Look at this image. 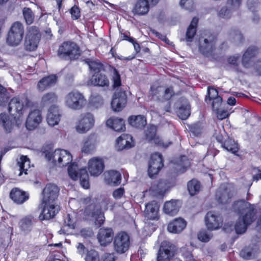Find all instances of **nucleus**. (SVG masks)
<instances>
[{
	"mask_svg": "<svg viewBox=\"0 0 261 261\" xmlns=\"http://www.w3.org/2000/svg\"><path fill=\"white\" fill-rule=\"evenodd\" d=\"M70 13L72 18L74 20L77 19L81 16L80 9L76 6L72 7L70 9Z\"/></svg>",
	"mask_w": 261,
	"mask_h": 261,
	"instance_id": "69168bd1",
	"label": "nucleus"
},
{
	"mask_svg": "<svg viewBox=\"0 0 261 261\" xmlns=\"http://www.w3.org/2000/svg\"><path fill=\"white\" fill-rule=\"evenodd\" d=\"M187 188L190 194L193 196L199 192L201 185L198 180L193 179L188 182Z\"/></svg>",
	"mask_w": 261,
	"mask_h": 261,
	"instance_id": "a18cd8bd",
	"label": "nucleus"
},
{
	"mask_svg": "<svg viewBox=\"0 0 261 261\" xmlns=\"http://www.w3.org/2000/svg\"><path fill=\"white\" fill-rule=\"evenodd\" d=\"M178 115L180 118L185 120L188 118L190 115V106L186 102L185 105L181 106L178 111Z\"/></svg>",
	"mask_w": 261,
	"mask_h": 261,
	"instance_id": "49530a36",
	"label": "nucleus"
},
{
	"mask_svg": "<svg viewBox=\"0 0 261 261\" xmlns=\"http://www.w3.org/2000/svg\"><path fill=\"white\" fill-rule=\"evenodd\" d=\"M156 127L154 126H150L147 130L146 133V139L151 143H154L158 145L167 147L170 144L171 142L168 143L163 142L159 136L155 134Z\"/></svg>",
	"mask_w": 261,
	"mask_h": 261,
	"instance_id": "bb28decb",
	"label": "nucleus"
},
{
	"mask_svg": "<svg viewBox=\"0 0 261 261\" xmlns=\"http://www.w3.org/2000/svg\"><path fill=\"white\" fill-rule=\"evenodd\" d=\"M104 168V162L100 157H92L88 161L87 169L91 176H99L103 172Z\"/></svg>",
	"mask_w": 261,
	"mask_h": 261,
	"instance_id": "f8f14e48",
	"label": "nucleus"
},
{
	"mask_svg": "<svg viewBox=\"0 0 261 261\" xmlns=\"http://www.w3.org/2000/svg\"><path fill=\"white\" fill-rule=\"evenodd\" d=\"M61 115L58 107L53 105L48 109L46 116V121L48 124L51 126H54L58 124L60 121Z\"/></svg>",
	"mask_w": 261,
	"mask_h": 261,
	"instance_id": "5701e85b",
	"label": "nucleus"
},
{
	"mask_svg": "<svg viewBox=\"0 0 261 261\" xmlns=\"http://www.w3.org/2000/svg\"><path fill=\"white\" fill-rule=\"evenodd\" d=\"M234 9L230 7L229 8H227L226 7H222L219 12H218V15L220 18L224 19H228L231 17L232 12Z\"/></svg>",
	"mask_w": 261,
	"mask_h": 261,
	"instance_id": "09e8293b",
	"label": "nucleus"
},
{
	"mask_svg": "<svg viewBox=\"0 0 261 261\" xmlns=\"http://www.w3.org/2000/svg\"><path fill=\"white\" fill-rule=\"evenodd\" d=\"M212 100V107L213 109H217L222 103V99L218 96L217 90L213 88H208V96H206L205 100Z\"/></svg>",
	"mask_w": 261,
	"mask_h": 261,
	"instance_id": "2f4dec72",
	"label": "nucleus"
},
{
	"mask_svg": "<svg viewBox=\"0 0 261 261\" xmlns=\"http://www.w3.org/2000/svg\"><path fill=\"white\" fill-rule=\"evenodd\" d=\"M57 81V77L56 75L52 74L41 79L38 83L37 89L43 92L47 89L54 86Z\"/></svg>",
	"mask_w": 261,
	"mask_h": 261,
	"instance_id": "c756f323",
	"label": "nucleus"
},
{
	"mask_svg": "<svg viewBox=\"0 0 261 261\" xmlns=\"http://www.w3.org/2000/svg\"><path fill=\"white\" fill-rule=\"evenodd\" d=\"M117 147L119 150L128 149L134 146L135 143L132 136L122 134L116 140Z\"/></svg>",
	"mask_w": 261,
	"mask_h": 261,
	"instance_id": "cd10ccee",
	"label": "nucleus"
},
{
	"mask_svg": "<svg viewBox=\"0 0 261 261\" xmlns=\"http://www.w3.org/2000/svg\"><path fill=\"white\" fill-rule=\"evenodd\" d=\"M186 226V222L182 218H176L170 222L167 229L169 232L178 233L181 232Z\"/></svg>",
	"mask_w": 261,
	"mask_h": 261,
	"instance_id": "7c9ffc66",
	"label": "nucleus"
},
{
	"mask_svg": "<svg viewBox=\"0 0 261 261\" xmlns=\"http://www.w3.org/2000/svg\"><path fill=\"white\" fill-rule=\"evenodd\" d=\"M215 43L213 36H208V38H204L203 41L199 40V50L203 54H206L211 51Z\"/></svg>",
	"mask_w": 261,
	"mask_h": 261,
	"instance_id": "4c0bfd02",
	"label": "nucleus"
},
{
	"mask_svg": "<svg viewBox=\"0 0 261 261\" xmlns=\"http://www.w3.org/2000/svg\"><path fill=\"white\" fill-rule=\"evenodd\" d=\"M77 253L84 257L85 261H100L99 253L93 249H88L81 243L76 245Z\"/></svg>",
	"mask_w": 261,
	"mask_h": 261,
	"instance_id": "ddd939ff",
	"label": "nucleus"
},
{
	"mask_svg": "<svg viewBox=\"0 0 261 261\" xmlns=\"http://www.w3.org/2000/svg\"><path fill=\"white\" fill-rule=\"evenodd\" d=\"M86 103L84 96L78 91H72L65 97V105L70 109L79 110L82 109Z\"/></svg>",
	"mask_w": 261,
	"mask_h": 261,
	"instance_id": "423d86ee",
	"label": "nucleus"
},
{
	"mask_svg": "<svg viewBox=\"0 0 261 261\" xmlns=\"http://www.w3.org/2000/svg\"><path fill=\"white\" fill-rule=\"evenodd\" d=\"M106 126L116 132H123L125 129L124 120L118 117H111L106 121Z\"/></svg>",
	"mask_w": 261,
	"mask_h": 261,
	"instance_id": "393cba45",
	"label": "nucleus"
},
{
	"mask_svg": "<svg viewBox=\"0 0 261 261\" xmlns=\"http://www.w3.org/2000/svg\"><path fill=\"white\" fill-rule=\"evenodd\" d=\"M165 189L162 187L161 184L158 186L151 187L149 192L154 196H162L165 192Z\"/></svg>",
	"mask_w": 261,
	"mask_h": 261,
	"instance_id": "6e6d98bb",
	"label": "nucleus"
},
{
	"mask_svg": "<svg viewBox=\"0 0 261 261\" xmlns=\"http://www.w3.org/2000/svg\"><path fill=\"white\" fill-rule=\"evenodd\" d=\"M90 105L95 108H98L103 104V99L99 94H92L90 98Z\"/></svg>",
	"mask_w": 261,
	"mask_h": 261,
	"instance_id": "3c124183",
	"label": "nucleus"
},
{
	"mask_svg": "<svg viewBox=\"0 0 261 261\" xmlns=\"http://www.w3.org/2000/svg\"><path fill=\"white\" fill-rule=\"evenodd\" d=\"M88 219L93 221L98 227L102 224L105 221L103 214L98 208L94 210L93 212L89 216Z\"/></svg>",
	"mask_w": 261,
	"mask_h": 261,
	"instance_id": "79ce46f5",
	"label": "nucleus"
},
{
	"mask_svg": "<svg viewBox=\"0 0 261 261\" xmlns=\"http://www.w3.org/2000/svg\"><path fill=\"white\" fill-rule=\"evenodd\" d=\"M159 205L156 201L148 202L145 205V217L148 219L158 220L159 219Z\"/></svg>",
	"mask_w": 261,
	"mask_h": 261,
	"instance_id": "412c9836",
	"label": "nucleus"
},
{
	"mask_svg": "<svg viewBox=\"0 0 261 261\" xmlns=\"http://www.w3.org/2000/svg\"><path fill=\"white\" fill-rule=\"evenodd\" d=\"M59 189L53 184L47 185L42 192V203L53 202L58 196Z\"/></svg>",
	"mask_w": 261,
	"mask_h": 261,
	"instance_id": "6ab92c4d",
	"label": "nucleus"
},
{
	"mask_svg": "<svg viewBox=\"0 0 261 261\" xmlns=\"http://www.w3.org/2000/svg\"><path fill=\"white\" fill-rule=\"evenodd\" d=\"M40 35L36 27L29 28L24 40V48L28 51H34L38 47Z\"/></svg>",
	"mask_w": 261,
	"mask_h": 261,
	"instance_id": "1a4fd4ad",
	"label": "nucleus"
},
{
	"mask_svg": "<svg viewBox=\"0 0 261 261\" xmlns=\"http://www.w3.org/2000/svg\"><path fill=\"white\" fill-rule=\"evenodd\" d=\"M180 203L178 200H172L165 203L163 211L165 213L174 215L178 212Z\"/></svg>",
	"mask_w": 261,
	"mask_h": 261,
	"instance_id": "e433bc0d",
	"label": "nucleus"
},
{
	"mask_svg": "<svg viewBox=\"0 0 261 261\" xmlns=\"http://www.w3.org/2000/svg\"><path fill=\"white\" fill-rule=\"evenodd\" d=\"M0 125L7 132H10L14 126V122L10 119L9 116L6 113L0 114Z\"/></svg>",
	"mask_w": 261,
	"mask_h": 261,
	"instance_id": "58836bf2",
	"label": "nucleus"
},
{
	"mask_svg": "<svg viewBox=\"0 0 261 261\" xmlns=\"http://www.w3.org/2000/svg\"><path fill=\"white\" fill-rule=\"evenodd\" d=\"M23 14L27 23L31 24L34 17L32 10L30 8H24L23 10Z\"/></svg>",
	"mask_w": 261,
	"mask_h": 261,
	"instance_id": "13d9d810",
	"label": "nucleus"
},
{
	"mask_svg": "<svg viewBox=\"0 0 261 261\" xmlns=\"http://www.w3.org/2000/svg\"><path fill=\"white\" fill-rule=\"evenodd\" d=\"M113 86L114 87H118L121 85V81L120 75L116 69L113 71Z\"/></svg>",
	"mask_w": 261,
	"mask_h": 261,
	"instance_id": "e2e57ef3",
	"label": "nucleus"
},
{
	"mask_svg": "<svg viewBox=\"0 0 261 261\" xmlns=\"http://www.w3.org/2000/svg\"><path fill=\"white\" fill-rule=\"evenodd\" d=\"M18 170L19 171L18 175L20 176L24 173L27 174L28 170L30 168V161L27 156L22 155L17 162Z\"/></svg>",
	"mask_w": 261,
	"mask_h": 261,
	"instance_id": "ea45409f",
	"label": "nucleus"
},
{
	"mask_svg": "<svg viewBox=\"0 0 261 261\" xmlns=\"http://www.w3.org/2000/svg\"><path fill=\"white\" fill-rule=\"evenodd\" d=\"M113 235L112 229L101 228L98 231L97 239L101 246H106L112 242Z\"/></svg>",
	"mask_w": 261,
	"mask_h": 261,
	"instance_id": "b1692460",
	"label": "nucleus"
},
{
	"mask_svg": "<svg viewBox=\"0 0 261 261\" xmlns=\"http://www.w3.org/2000/svg\"><path fill=\"white\" fill-rule=\"evenodd\" d=\"M57 99L58 97L55 93L49 92L43 95L41 99V103L44 105H48L56 102Z\"/></svg>",
	"mask_w": 261,
	"mask_h": 261,
	"instance_id": "de8ad7c7",
	"label": "nucleus"
},
{
	"mask_svg": "<svg viewBox=\"0 0 261 261\" xmlns=\"http://www.w3.org/2000/svg\"><path fill=\"white\" fill-rule=\"evenodd\" d=\"M113 243L115 250L118 253H123L129 248V237L126 232L121 231L117 233L114 237Z\"/></svg>",
	"mask_w": 261,
	"mask_h": 261,
	"instance_id": "9d476101",
	"label": "nucleus"
},
{
	"mask_svg": "<svg viewBox=\"0 0 261 261\" xmlns=\"http://www.w3.org/2000/svg\"><path fill=\"white\" fill-rule=\"evenodd\" d=\"M180 6L188 10H191L194 7V0H180Z\"/></svg>",
	"mask_w": 261,
	"mask_h": 261,
	"instance_id": "680f3d73",
	"label": "nucleus"
},
{
	"mask_svg": "<svg viewBox=\"0 0 261 261\" xmlns=\"http://www.w3.org/2000/svg\"><path fill=\"white\" fill-rule=\"evenodd\" d=\"M19 226L20 231L24 234H27L30 232L32 228V219L29 217H25L22 218L19 223Z\"/></svg>",
	"mask_w": 261,
	"mask_h": 261,
	"instance_id": "c03bdc74",
	"label": "nucleus"
},
{
	"mask_svg": "<svg viewBox=\"0 0 261 261\" xmlns=\"http://www.w3.org/2000/svg\"><path fill=\"white\" fill-rule=\"evenodd\" d=\"M42 120L41 112L39 110L31 111L26 119L25 126L29 130H33L40 124Z\"/></svg>",
	"mask_w": 261,
	"mask_h": 261,
	"instance_id": "dca6fc26",
	"label": "nucleus"
},
{
	"mask_svg": "<svg viewBox=\"0 0 261 261\" xmlns=\"http://www.w3.org/2000/svg\"><path fill=\"white\" fill-rule=\"evenodd\" d=\"M126 102V95L124 92H115L111 101L112 109L114 111L120 112L125 107Z\"/></svg>",
	"mask_w": 261,
	"mask_h": 261,
	"instance_id": "f3484780",
	"label": "nucleus"
},
{
	"mask_svg": "<svg viewBox=\"0 0 261 261\" xmlns=\"http://www.w3.org/2000/svg\"><path fill=\"white\" fill-rule=\"evenodd\" d=\"M88 64L91 71L94 73L99 72L102 67L100 63L96 61H90Z\"/></svg>",
	"mask_w": 261,
	"mask_h": 261,
	"instance_id": "bf43d9fd",
	"label": "nucleus"
},
{
	"mask_svg": "<svg viewBox=\"0 0 261 261\" xmlns=\"http://www.w3.org/2000/svg\"><path fill=\"white\" fill-rule=\"evenodd\" d=\"M43 203V209L39 218L41 220H49L56 215L59 211V207L53 204V202Z\"/></svg>",
	"mask_w": 261,
	"mask_h": 261,
	"instance_id": "4be33fe9",
	"label": "nucleus"
},
{
	"mask_svg": "<svg viewBox=\"0 0 261 261\" xmlns=\"http://www.w3.org/2000/svg\"><path fill=\"white\" fill-rule=\"evenodd\" d=\"M205 224L208 230L213 231L220 229L223 225V219L218 213L208 212L204 218Z\"/></svg>",
	"mask_w": 261,
	"mask_h": 261,
	"instance_id": "9b49d317",
	"label": "nucleus"
},
{
	"mask_svg": "<svg viewBox=\"0 0 261 261\" xmlns=\"http://www.w3.org/2000/svg\"><path fill=\"white\" fill-rule=\"evenodd\" d=\"M75 226L74 218L68 214L64 220V226L58 231L60 234H68L72 233V231Z\"/></svg>",
	"mask_w": 261,
	"mask_h": 261,
	"instance_id": "f704fd0d",
	"label": "nucleus"
},
{
	"mask_svg": "<svg viewBox=\"0 0 261 261\" xmlns=\"http://www.w3.org/2000/svg\"><path fill=\"white\" fill-rule=\"evenodd\" d=\"M181 251L185 261H196L190 251H186L185 248H182Z\"/></svg>",
	"mask_w": 261,
	"mask_h": 261,
	"instance_id": "338daca9",
	"label": "nucleus"
},
{
	"mask_svg": "<svg viewBox=\"0 0 261 261\" xmlns=\"http://www.w3.org/2000/svg\"><path fill=\"white\" fill-rule=\"evenodd\" d=\"M223 147L227 151H230L233 153L237 152L238 150V144L232 139H228L225 141L223 144Z\"/></svg>",
	"mask_w": 261,
	"mask_h": 261,
	"instance_id": "603ef678",
	"label": "nucleus"
},
{
	"mask_svg": "<svg viewBox=\"0 0 261 261\" xmlns=\"http://www.w3.org/2000/svg\"><path fill=\"white\" fill-rule=\"evenodd\" d=\"M170 243L164 241L161 243L157 256V261H170L173 256Z\"/></svg>",
	"mask_w": 261,
	"mask_h": 261,
	"instance_id": "aec40b11",
	"label": "nucleus"
},
{
	"mask_svg": "<svg viewBox=\"0 0 261 261\" xmlns=\"http://www.w3.org/2000/svg\"><path fill=\"white\" fill-rule=\"evenodd\" d=\"M198 19L196 17H194L191 22L187 29L186 32V40L187 42H191L194 37L196 32Z\"/></svg>",
	"mask_w": 261,
	"mask_h": 261,
	"instance_id": "37998d69",
	"label": "nucleus"
},
{
	"mask_svg": "<svg viewBox=\"0 0 261 261\" xmlns=\"http://www.w3.org/2000/svg\"><path fill=\"white\" fill-rule=\"evenodd\" d=\"M58 54L61 58L69 57L70 59H75L80 55L79 47L74 42H65L60 46Z\"/></svg>",
	"mask_w": 261,
	"mask_h": 261,
	"instance_id": "6e6552de",
	"label": "nucleus"
},
{
	"mask_svg": "<svg viewBox=\"0 0 261 261\" xmlns=\"http://www.w3.org/2000/svg\"><path fill=\"white\" fill-rule=\"evenodd\" d=\"M128 122L133 127L141 128L146 125V120L142 115L132 116L128 118Z\"/></svg>",
	"mask_w": 261,
	"mask_h": 261,
	"instance_id": "a19ab883",
	"label": "nucleus"
},
{
	"mask_svg": "<svg viewBox=\"0 0 261 261\" xmlns=\"http://www.w3.org/2000/svg\"><path fill=\"white\" fill-rule=\"evenodd\" d=\"M258 250L256 249L250 250L249 249H244L240 252V255L246 259H249L254 257Z\"/></svg>",
	"mask_w": 261,
	"mask_h": 261,
	"instance_id": "4d7b16f0",
	"label": "nucleus"
},
{
	"mask_svg": "<svg viewBox=\"0 0 261 261\" xmlns=\"http://www.w3.org/2000/svg\"><path fill=\"white\" fill-rule=\"evenodd\" d=\"M95 118L89 112L82 113L79 116L75 125V129L80 134H85L94 126Z\"/></svg>",
	"mask_w": 261,
	"mask_h": 261,
	"instance_id": "0eeeda50",
	"label": "nucleus"
},
{
	"mask_svg": "<svg viewBox=\"0 0 261 261\" xmlns=\"http://www.w3.org/2000/svg\"><path fill=\"white\" fill-rule=\"evenodd\" d=\"M163 166L161 155L159 153H155L151 155L149 163L148 172L150 177L157 174Z\"/></svg>",
	"mask_w": 261,
	"mask_h": 261,
	"instance_id": "2eb2a0df",
	"label": "nucleus"
},
{
	"mask_svg": "<svg viewBox=\"0 0 261 261\" xmlns=\"http://www.w3.org/2000/svg\"><path fill=\"white\" fill-rule=\"evenodd\" d=\"M98 141L94 135H89L82 143L81 151L87 154L93 153L96 149Z\"/></svg>",
	"mask_w": 261,
	"mask_h": 261,
	"instance_id": "a211bd4d",
	"label": "nucleus"
},
{
	"mask_svg": "<svg viewBox=\"0 0 261 261\" xmlns=\"http://www.w3.org/2000/svg\"><path fill=\"white\" fill-rule=\"evenodd\" d=\"M24 32V27L21 23L18 21L14 22L8 34L7 43L12 46L18 45L23 39Z\"/></svg>",
	"mask_w": 261,
	"mask_h": 261,
	"instance_id": "39448f33",
	"label": "nucleus"
},
{
	"mask_svg": "<svg viewBox=\"0 0 261 261\" xmlns=\"http://www.w3.org/2000/svg\"><path fill=\"white\" fill-rule=\"evenodd\" d=\"M150 94L152 95V99L153 100H164L169 99L173 94V90L171 88H168L164 89L162 87H156L152 86L150 88Z\"/></svg>",
	"mask_w": 261,
	"mask_h": 261,
	"instance_id": "4468645a",
	"label": "nucleus"
},
{
	"mask_svg": "<svg viewBox=\"0 0 261 261\" xmlns=\"http://www.w3.org/2000/svg\"><path fill=\"white\" fill-rule=\"evenodd\" d=\"M234 207H238L241 214L235 225V229L237 233H243L255 220L254 206L245 201H240L235 203Z\"/></svg>",
	"mask_w": 261,
	"mask_h": 261,
	"instance_id": "f257e3e1",
	"label": "nucleus"
},
{
	"mask_svg": "<svg viewBox=\"0 0 261 261\" xmlns=\"http://www.w3.org/2000/svg\"><path fill=\"white\" fill-rule=\"evenodd\" d=\"M242 1V0H228L227 4L230 7L236 10L239 8Z\"/></svg>",
	"mask_w": 261,
	"mask_h": 261,
	"instance_id": "774afa93",
	"label": "nucleus"
},
{
	"mask_svg": "<svg viewBox=\"0 0 261 261\" xmlns=\"http://www.w3.org/2000/svg\"><path fill=\"white\" fill-rule=\"evenodd\" d=\"M121 179V174L117 171L110 170L104 173V180L108 185L117 186L120 183Z\"/></svg>",
	"mask_w": 261,
	"mask_h": 261,
	"instance_id": "c85d7f7f",
	"label": "nucleus"
},
{
	"mask_svg": "<svg viewBox=\"0 0 261 261\" xmlns=\"http://www.w3.org/2000/svg\"><path fill=\"white\" fill-rule=\"evenodd\" d=\"M231 195L225 186L219 188L216 192V197L218 201L221 204L228 202Z\"/></svg>",
	"mask_w": 261,
	"mask_h": 261,
	"instance_id": "c9c22d12",
	"label": "nucleus"
},
{
	"mask_svg": "<svg viewBox=\"0 0 261 261\" xmlns=\"http://www.w3.org/2000/svg\"><path fill=\"white\" fill-rule=\"evenodd\" d=\"M32 105V102L25 95H21L13 98L9 103V112L14 115V120L17 126L21 125L23 121V114L26 110Z\"/></svg>",
	"mask_w": 261,
	"mask_h": 261,
	"instance_id": "f03ea898",
	"label": "nucleus"
},
{
	"mask_svg": "<svg viewBox=\"0 0 261 261\" xmlns=\"http://www.w3.org/2000/svg\"><path fill=\"white\" fill-rule=\"evenodd\" d=\"M213 233L206 230H202L198 233V239L202 242H208L213 237Z\"/></svg>",
	"mask_w": 261,
	"mask_h": 261,
	"instance_id": "5fc2aeb1",
	"label": "nucleus"
},
{
	"mask_svg": "<svg viewBox=\"0 0 261 261\" xmlns=\"http://www.w3.org/2000/svg\"><path fill=\"white\" fill-rule=\"evenodd\" d=\"M109 82L107 77L99 72L94 73L89 81L88 82V85L105 86L109 85Z\"/></svg>",
	"mask_w": 261,
	"mask_h": 261,
	"instance_id": "473e14b6",
	"label": "nucleus"
},
{
	"mask_svg": "<svg viewBox=\"0 0 261 261\" xmlns=\"http://www.w3.org/2000/svg\"><path fill=\"white\" fill-rule=\"evenodd\" d=\"M45 158L59 167L66 166L72 161V156L68 151L60 149L45 152Z\"/></svg>",
	"mask_w": 261,
	"mask_h": 261,
	"instance_id": "7ed1b4c3",
	"label": "nucleus"
},
{
	"mask_svg": "<svg viewBox=\"0 0 261 261\" xmlns=\"http://www.w3.org/2000/svg\"><path fill=\"white\" fill-rule=\"evenodd\" d=\"M150 7L147 0H137L133 7L132 12L138 16L145 15L149 12Z\"/></svg>",
	"mask_w": 261,
	"mask_h": 261,
	"instance_id": "a878e982",
	"label": "nucleus"
},
{
	"mask_svg": "<svg viewBox=\"0 0 261 261\" xmlns=\"http://www.w3.org/2000/svg\"><path fill=\"white\" fill-rule=\"evenodd\" d=\"M8 95L6 89L0 85V106L5 105L8 101Z\"/></svg>",
	"mask_w": 261,
	"mask_h": 261,
	"instance_id": "052dcab7",
	"label": "nucleus"
},
{
	"mask_svg": "<svg viewBox=\"0 0 261 261\" xmlns=\"http://www.w3.org/2000/svg\"><path fill=\"white\" fill-rule=\"evenodd\" d=\"M10 197L15 202L21 204L28 199L29 194L18 188H14L10 193Z\"/></svg>",
	"mask_w": 261,
	"mask_h": 261,
	"instance_id": "72a5a7b5",
	"label": "nucleus"
},
{
	"mask_svg": "<svg viewBox=\"0 0 261 261\" xmlns=\"http://www.w3.org/2000/svg\"><path fill=\"white\" fill-rule=\"evenodd\" d=\"M255 51L254 47H249L243 55L242 63L245 67H247L248 66V62H249L251 57L254 55Z\"/></svg>",
	"mask_w": 261,
	"mask_h": 261,
	"instance_id": "864d4df0",
	"label": "nucleus"
},
{
	"mask_svg": "<svg viewBox=\"0 0 261 261\" xmlns=\"http://www.w3.org/2000/svg\"><path fill=\"white\" fill-rule=\"evenodd\" d=\"M68 173L70 177L74 180L79 178L80 184L84 189L89 188V175L85 168L79 169L76 163H72L68 168Z\"/></svg>",
	"mask_w": 261,
	"mask_h": 261,
	"instance_id": "20e7f679",
	"label": "nucleus"
},
{
	"mask_svg": "<svg viewBox=\"0 0 261 261\" xmlns=\"http://www.w3.org/2000/svg\"><path fill=\"white\" fill-rule=\"evenodd\" d=\"M218 107L217 109H213L214 111H216L217 113V117L220 120L224 119L227 118L229 114L227 111L224 110H219Z\"/></svg>",
	"mask_w": 261,
	"mask_h": 261,
	"instance_id": "0e129e2a",
	"label": "nucleus"
},
{
	"mask_svg": "<svg viewBox=\"0 0 261 261\" xmlns=\"http://www.w3.org/2000/svg\"><path fill=\"white\" fill-rule=\"evenodd\" d=\"M190 166V161L186 156H182L177 164V169L180 172H184Z\"/></svg>",
	"mask_w": 261,
	"mask_h": 261,
	"instance_id": "8fccbe9b",
	"label": "nucleus"
}]
</instances>
